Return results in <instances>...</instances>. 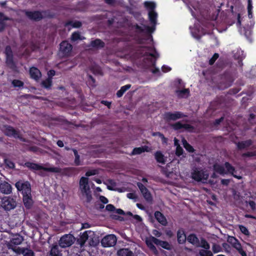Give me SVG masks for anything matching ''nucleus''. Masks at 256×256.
<instances>
[{
    "label": "nucleus",
    "mask_w": 256,
    "mask_h": 256,
    "mask_svg": "<svg viewBox=\"0 0 256 256\" xmlns=\"http://www.w3.org/2000/svg\"><path fill=\"white\" fill-rule=\"evenodd\" d=\"M86 240L88 241L89 244L91 246H96L99 242L98 235L92 230H86L82 233L80 236L78 242L80 246H82Z\"/></svg>",
    "instance_id": "f257e3e1"
},
{
    "label": "nucleus",
    "mask_w": 256,
    "mask_h": 256,
    "mask_svg": "<svg viewBox=\"0 0 256 256\" xmlns=\"http://www.w3.org/2000/svg\"><path fill=\"white\" fill-rule=\"evenodd\" d=\"M88 179L86 177H82L80 180V189L83 198L86 202H90L92 196L88 185Z\"/></svg>",
    "instance_id": "f03ea898"
},
{
    "label": "nucleus",
    "mask_w": 256,
    "mask_h": 256,
    "mask_svg": "<svg viewBox=\"0 0 256 256\" xmlns=\"http://www.w3.org/2000/svg\"><path fill=\"white\" fill-rule=\"evenodd\" d=\"M224 166L226 169V170L222 166L218 164H216L214 166V170L215 172H216L220 174H224L229 173L232 174L234 177L240 180L242 178L240 176H238L236 174V172L235 171L234 168L229 163L226 162Z\"/></svg>",
    "instance_id": "7ed1b4c3"
},
{
    "label": "nucleus",
    "mask_w": 256,
    "mask_h": 256,
    "mask_svg": "<svg viewBox=\"0 0 256 256\" xmlns=\"http://www.w3.org/2000/svg\"><path fill=\"white\" fill-rule=\"evenodd\" d=\"M209 174L206 170L194 167L192 170V178L196 182H206L208 178Z\"/></svg>",
    "instance_id": "20e7f679"
},
{
    "label": "nucleus",
    "mask_w": 256,
    "mask_h": 256,
    "mask_svg": "<svg viewBox=\"0 0 256 256\" xmlns=\"http://www.w3.org/2000/svg\"><path fill=\"white\" fill-rule=\"evenodd\" d=\"M26 166L30 168L40 170H42L44 171L50 172H60V168H59L54 167L50 165L49 164H46L44 165H38L35 164L27 163Z\"/></svg>",
    "instance_id": "39448f33"
},
{
    "label": "nucleus",
    "mask_w": 256,
    "mask_h": 256,
    "mask_svg": "<svg viewBox=\"0 0 256 256\" xmlns=\"http://www.w3.org/2000/svg\"><path fill=\"white\" fill-rule=\"evenodd\" d=\"M117 242V238L114 234H110L104 236L101 240L102 246L104 248L114 246Z\"/></svg>",
    "instance_id": "423d86ee"
},
{
    "label": "nucleus",
    "mask_w": 256,
    "mask_h": 256,
    "mask_svg": "<svg viewBox=\"0 0 256 256\" xmlns=\"http://www.w3.org/2000/svg\"><path fill=\"white\" fill-rule=\"evenodd\" d=\"M72 46L67 42H62L60 44L58 56L61 58L68 56L70 55Z\"/></svg>",
    "instance_id": "0eeeda50"
},
{
    "label": "nucleus",
    "mask_w": 256,
    "mask_h": 256,
    "mask_svg": "<svg viewBox=\"0 0 256 256\" xmlns=\"http://www.w3.org/2000/svg\"><path fill=\"white\" fill-rule=\"evenodd\" d=\"M144 6L148 10V16L150 21L152 24H156L157 18V14L154 10L156 8V4L154 2H146Z\"/></svg>",
    "instance_id": "6e6552de"
},
{
    "label": "nucleus",
    "mask_w": 256,
    "mask_h": 256,
    "mask_svg": "<svg viewBox=\"0 0 256 256\" xmlns=\"http://www.w3.org/2000/svg\"><path fill=\"white\" fill-rule=\"evenodd\" d=\"M75 242V238L70 234H64L59 240V245L62 248L71 246Z\"/></svg>",
    "instance_id": "1a4fd4ad"
},
{
    "label": "nucleus",
    "mask_w": 256,
    "mask_h": 256,
    "mask_svg": "<svg viewBox=\"0 0 256 256\" xmlns=\"http://www.w3.org/2000/svg\"><path fill=\"white\" fill-rule=\"evenodd\" d=\"M15 186L18 191L22 192L23 196L31 194L30 184L28 182L20 180Z\"/></svg>",
    "instance_id": "9d476101"
},
{
    "label": "nucleus",
    "mask_w": 256,
    "mask_h": 256,
    "mask_svg": "<svg viewBox=\"0 0 256 256\" xmlns=\"http://www.w3.org/2000/svg\"><path fill=\"white\" fill-rule=\"evenodd\" d=\"M1 206L5 210H10L16 206V202L14 198L5 196L2 200Z\"/></svg>",
    "instance_id": "9b49d317"
},
{
    "label": "nucleus",
    "mask_w": 256,
    "mask_h": 256,
    "mask_svg": "<svg viewBox=\"0 0 256 256\" xmlns=\"http://www.w3.org/2000/svg\"><path fill=\"white\" fill-rule=\"evenodd\" d=\"M23 240V238L22 236L18 234H16L13 236L12 238L10 243L8 244V247L10 248H12L14 251L16 252V249H14L13 248V246L14 245H18L22 243Z\"/></svg>",
    "instance_id": "f8f14e48"
},
{
    "label": "nucleus",
    "mask_w": 256,
    "mask_h": 256,
    "mask_svg": "<svg viewBox=\"0 0 256 256\" xmlns=\"http://www.w3.org/2000/svg\"><path fill=\"white\" fill-rule=\"evenodd\" d=\"M5 53L6 58V64L11 68H14V64L12 60V54L11 48L9 46H7L6 48Z\"/></svg>",
    "instance_id": "ddd939ff"
},
{
    "label": "nucleus",
    "mask_w": 256,
    "mask_h": 256,
    "mask_svg": "<svg viewBox=\"0 0 256 256\" xmlns=\"http://www.w3.org/2000/svg\"><path fill=\"white\" fill-rule=\"evenodd\" d=\"M228 240L232 246L238 251L242 256H246V253L242 250L241 244L238 242L236 239L234 237H231L229 238Z\"/></svg>",
    "instance_id": "4468645a"
},
{
    "label": "nucleus",
    "mask_w": 256,
    "mask_h": 256,
    "mask_svg": "<svg viewBox=\"0 0 256 256\" xmlns=\"http://www.w3.org/2000/svg\"><path fill=\"white\" fill-rule=\"evenodd\" d=\"M184 116V114L180 112H176L174 113L166 112L164 114V118L167 120H176Z\"/></svg>",
    "instance_id": "2eb2a0df"
},
{
    "label": "nucleus",
    "mask_w": 256,
    "mask_h": 256,
    "mask_svg": "<svg viewBox=\"0 0 256 256\" xmlns=\"http://www.w3.org/2000/svg\"><path fill=\"white\" fill-rule=\"evenodd\" d=\"M138 186L144 198L148 202H151L152 200V196L148 190L141 183H138Z\"/></svg>",
    "instance_id": "dca6fc26"
},
{
    "label": "nucleus",
    "mask_w": 256,
    "mask_h": 256,
    "mask_svg": "<svg viewBox=\"0 0 256 256\" xmlns=\"http://www.w3.org/2000/svg\"><path fill=\"white\" fill-rule=\"evenodd\" d=\"M172 127L176 130H182L191 132L193 130L192 126L187 124H182L180 122H176L172 126Z\"/></svg>",
    "instance_id": "f3484780"
},
{
    "label": "nucleus",
    "mask_w": 256,
    "mask_h": 256,
    "mask_svg": "<svg viewBox=\"0 0 256 256\" xmlns=\"http://www.w3.org/2000/svg\"><path fill=\"white\" fill-rule=\"evenodd\" d=\"M26 14L30 18L34 20H40L44 17V12H26Z\"/></svg>",
    "instance_id": "a211bd4d"
},
{
    "label": "nucleus",
    "mask_w": 256,
    "mask_h": 256,
    "mask_svg": "<svg viewBox=\"0 0 256 256\" xmlns=\"http://www.w3.org/2000/svg\"><path fill=\"white\" fill-rule=\"evenodd\" d=\"M156 240L157 238H156L154 236H150L149 238H146V242L148 246L154 252H156V248L154 245V244L156 245Z\"/></svg>",
    "instance_id": "6ab92c4d"
},
{
    "label": "nucleus",
    "mask_w": 256,
    "mask_h": 256,
    "mask_svg": "<svg viewBox=\"0 0 256 256\" xmlns=\"http://www.w3.org/2000/svg\"><path fill=\"white\" fill-rule=\"evenodd\" d=\"M23 202L26 208H30L33 205V200L31 194L23 196Z\"/></svg>",
    "instance_id": "aec40b11"
},
{
    "label": "nucleus",
    "mask_w": 256,
    "mask_h": 256,
    "mask_svg": "<svg viewBox=\"0 0 256 256\" xmlns=\"http://www.w3.org/2000/svg\"><path fill=\"white\" fill-rule=\"evenodd\" d=\"M4 132L8 136H12L15 138H20L19 134L12 127L9 126H5L4 127Z\"/></svg>",
    "instance_id": "412c9836"
},
{
    "label": "nucleus",
    "mask_w": 256,
    "mask_h": 256,
    "mask_svg": "<svg viewBox=\"0 0 256 256\" xmlns=\"http://www.w3.org/2000/svg\"><path fill=\"white\" fill-rule=\"evenodd\" d=\"M151 150V148L148 146H144L142 147L136 148L132 151V153L130 154L131 156L140 154L142 152H148Z\"/></svg>",
    "instance_id": "4be33fe9"
},
{
    "label": "nucleus",
    "mask_w": 256,
    "mask_h": 256,
    "mask_svg": "<svg viewBox=\"0 0 256 256\" xmlns=\"http://www.w3.org/2000/svg\"><path fill=\"white\" fill-rule=\"evenodd\" d=\"M117 256H134V252L128 248H122L116 252Z\"/></svg>",
    "instance_id": "5701e85b"
},
{
    "label": "nucleus",
    "mask_w": 256,
    "mask_h": 256,
    "mask_svg": "<svg viewBox=\"0 0 256 256\" xmlns=\"http://www.w3.org/2000/svg\"><path fill=\"white\" fill-rule=\"evenodd\" d=\"M0 191L5 194H10L12 192L10 185L6 182L0 183Z\"/></svg>",
    "instance_id": "b1692460"
},
{
    "label": "nucleus",
    "mask_w": 256,
    "mask_h": 256,
    "mask_svg": "<svg viewBox=\"0 0 256 256\" xmlns=\"http://www.w3.org/2000/svg\"><path fill=\"white\" fill-rule=\"evenodd\" d=\"M30 74L31 78L36 80H38L41 77L40 71L36 68H30Z\"/></svg>",
    "instance_id": "393cba45"
},
{
    "label": "nucleus",
    "mask_w": 256,
    "mask_h": 256,
    "mask_svg": "<svg viewBox=\"0 0 256 256\" xmlns=\"http://www.w3.org/2000/svg\"><path fill=\"white\" fill-rule=\"evenodd\" d=\"M154 216L156 220L162 225L166 226L167 224V220L164 216L159 212H156L154 214Z\"/></svg>",
    "instance_id": "a878e982"
},
{
    "label": "nucleus",
    "mask_w": 256,
    "mask_h": 256,
    "mask_svg": "<svg viewBox=\"0 0 256 256\" xmlns=\"http://www.w3.org/2000/svg\"><path fill=\"white\" fill-rule=\"evenodd\" d=\"M155 158L156 161L160 164H164L166 162V158L164 154L160 151L156 152L154 154Z\"/></svg>",
    "instance_id": "bb28decb"
},
{
    "label": "nucleus",
    "mask_w": 256,
    "mask_h": 256,
    "mask_svg": "<svg viewBox=\"0 0 256 256\" xmlns=\"http://www.w3.org/2000/svg\"><path fill=\"white\" fill-rule=\"evenodd\" d=\"M50 256H62L61 251L59 250V247L58 245L55 244L52 246L50 252Z\"/></svg>",
    "instance_id": "cd10ccee"
},
{
    "label": "nucleus",
    "mask_w": 256,
    "mask_h": 256,
    "mask_svg": "<svg viewBox=\"0 0 256 256\" xmlns=\"http://www.w3.org/2000/svg\"><path fill=\"white\" fill-rule=\"evenodd\" d=\"M176 93L178 96L180 98H187L189 96L190 92L188 89L184 88L177 90Z\"/></svg>",
    "instance_id": "c85d7f7f"
},
{
    "label": "nucleus",
    "mask_w": 256,
    "mask_h": 256,
    "mask_svg": "<svg viewBox=\"0 0 256 256\" xmlns=\"http://www.w3.org/2000/svg\"><path fill=\"white\" fill-rule=\"evenodd\" d=\"M178 240L179 243L182 244L185 242L186 240V236L184 232L182 230H180L178 232L177 234Z\"/></svg>",
    "instance_id": "c756f323"
},
{
    "label": "nucleus",
    "mask_w": 256,
    "mask_h": 256,
    "mask_svg": "<svg viewBox=\"0 0 256 256\" xmlns=\"http://www.w3.org/2000/svg\"><path fill=\"white\" fill-rule=\"evenodd\" d=\"M146 56H149L151 60L152 63H154L152 60V58H154L158 56V54L155 52L152 48L148 50V52H146Z\"/></svg>",
    "instance_id": "7c9ffc66"
},
{
    "label": "nucleus",
    "mask_w": 256,
    "mask_h": 256,
    "mask_svg": "<svg viewBox=\"0 0 256 256\" xmlns=\"http://www.w3.org/2000/svg\"><path fill=\"white\" fill-rule=\"evenodd\" d=\"M188 241L194 245L199 246L198 240L194 234H190L187 238Z\"/></svg>",
    "instance_id": "2f4dec72"
},
{
    "label": "nucleus",
    "mask_w": 256,
    "mask_h": 256,
    "mask_svg": "<svg viewBox=\"0 0 256 256\" xmlns=\"http://www.w3.org/2000/svg\"><path fill=\"white\" fill-rule=\"evenodd\" d=\"M156 246H159L166 250H170V244L166 242L162 241L158 239H157Z\"/></svg>",
    "instance_id": "473e14b6"
},
{
    "label": "nucleus",
    "mask_w": 256,
    "mask_h": 256,
    "mask_svg": "<svg viewBox=\"0 0 256 256\" xmlns=\"http://www.w3.org/2000/svg\"><path fill=\"white\" fill-rule=\"evenodd\" d=\"M17 253H22L24 254V256H33L34 254L33 252L30 250H22L21 248H17L16 249Z\"/></svg>",
    "instance_id": "72a5a7b5"
},
{
    "label": "nucleus",
    "mask_w": 256,
    "mask_h": 256,
    "mask_svg": "<svg viewBox=\"0 0 256 256\" xmlns=\"http://www.w3.org/2000/svg\"><path fill=\"white\" fill-rule=\"evenodd\" d=\"M252 144V142L250 140H248L246 141L242 142L237 144L238 148L239 149L244 148L248 146H250Z\"/></svg>",
    "instance_id": "f704fd0d"
},
{
    "label": "nucleus",
    "mask_w": 256,
    "mask_h": 256,
    "mask_svg": "<svg viewBox=\"0 0 256 256\" xmlns=\"http://www.w3.org/2000/svg\"><path fill=\"white\" fill-rule=\"evenodd\" d=\"M174 145L176 146V154L177 156H180L182 154L183 152V150L179 145L178 140L176 138H174Z\"/></svg>",
    "instance_id": "c9c22d12"
},
{
    "label": "nucleus",
    "mask_w": 256,
    "mask_h": 256,
    "mask_svg": "<svg viewBox=\"0 0 256 256\" xmlns=\"http://www.w3.org/2000/svg\"><path fill=\"white\" fill-rule=\"evenodd\" d=\"M182 144L184 148L189 152H193L194 151V148L187 142L186 140L184 139L182 140Z\"/></svg>",
    "instance_id": "e433bc0d"
},
{
    "label": "nucleus",
    "mask_w": 256,
    "mask_h": 256,
    "mask_svg": "<svg viewBox=\"0 0 256 256\" xmlns=\"http://www.w3.org/2000/svg\"><path fill=\"white\" fill-rule=\"evenodd\" d=\"M107 188L109 190H118L120 192L122 191L120 190L118 188H116V184L112 180L109 182V184L107 185Z\"/></svg>",
    "instance_id": "4c0bfd02"
},
{
    "label": "nucleus",
    "mask_w": 256,
    "mask_h": 256,
    "mask_svg": "<svg viewBox=\"0 0 256 256\" xmlns=\"http://www.w3.org/2000/svg\"><path fill=\"white\" fill-rule=\"evenodd\" d=\"M252 0H248V16L250 18H251L252 17Z\"/></svg>",
    "instance_id": "58836bf2"
},
{
    "label": "nucleus",
    "mask_w": 256,
    "mask_h": 256,
    "mask_svg": "<svg viewBox=\"0 0 256 256\" xmlns=\"http://www.w3.org/2000/svg\"><path fill=\"white\" fill-rule=\"evenodd\" d=\"M42 86L44 88H50V87L51 85H52V80H51V78H47L45 80H44L42 82Z\"/></svg>",
    "instance_id": "ea45409f"
},
{
    "label": "nucleus",
    "mask_w": 256,
    "mask_h": 256,
    "mask_svg": "<svg viewBox=\"0 0 256 256\" xmlns=\"http://www.w3.org/2000/svg\"><path fill=\"white\" fill-rule=\"evenodd\" d=\"M199 254L200 256H213L212 252L208 250H202Z\"/></svg>",
    "instance_id": "a19ab883"
},
{
    "label": "nucleus",
    "mask_w": 256,
    "mask_h": 256,
    "mask_svg": "<svg viewBox=\"0 0 256 256\" xmlns=\"http://www.w3.org/2000/svg\"><path fill=\"white\" fill-rule=\"evenodd\" d=\"M92 45L93 46L103 47L104 43L100 40H96L92 42Z\"/></svg>",
    "instance_id": "79ce46f5"
},
{
    "label": "nucleus",
    "mask_w": 256,
    "mask_h": 256,
    "mask_svg": "<svg viewBox=\"0 0 256 256\" xmlns=\"http://www.w3.org/2000/svg\"><path fill=\"white\" fill-rule=\"evenodd\" d=\"M6 20L4 16L0 14V32H2L4 28V20Z\"/></svg>",
    "instance_id": "37998d69"
},
{
    "label": "nucleus",
    "mask_w": 256,
    "mask_h": 256,
    "mask_svg": "<svg viewBox=\"0 0 256 256\" xmlns=\"http://www.w3.org/2000/svg\"><path fill=\"white\" fill-rule=\"evenodd\" d=\"M71 38L72 40L76 41L78 40H82L83 38L80 36V34L78 32H76L72 34Z\"/></svg>",
    "instance_id": "c03bdc74"
},
{
    "label": "nucleus",
    "mask_w": 256,
    "mask_h": 256,
    "mask_svg": "<svg viewBox=\"0 0 256 256\" xmlns=\"http://www.w3.org/2000/svg\"><path fill=\"white\" fill-rule=\"evenodd\" d=\"M200 246L205 250H209L210 248L209 244L204 240H201Z\"/></svg>",
    "instance_id": "a18cd8bd"
},
{
    "label": "nucleus",
    "mask_w": 256,
    "mask_h": 256,
    "mask_svg": "<svg viewBox=\"0 0 256 256\" xmlns=\"http://www.w3.org/2000/svg\"><path fill=\"white\" fill-rule=\"evenodd\" d=\"M212 251L214 253H218L222 251L221 246L217 244H214L212 247Z\"/></svg>",
    "instance_id": "49530a36"
},
{
    "label": "nucleus",
    "mask_w": 256,
    "mask_h": 256,
    "mask_svg": "<svg viewBox=\"0 0 256 256\" xmlns=\"http://www.w3.org/2000/svg\"><path fill=\"white\" fill-rule=\"evenodd\" d=\"M12 84L14 87L20 88L23 86L24 83L20 80H15L12 82Z\"/></svg>",
    "instance_id": "de8ad7c7"
},
{
    "label": "nucleus",
    "mask_w": 256,
    "mask_h": 256,
    "mask_svg": "<svg viewBox=\"0 0 256 256\" xmlns=\"http://www.w3.org/2000/svg\"><path fill=\"white\" fill-rule=\"evenodd\" d=\"M74 154L75 156L74 164L76 166H79L80 164V156L78 155V152L76 150H74Z\"/></svg>",
    "instance_id": "09e8293b"
},
{
    "label": "nucleus",
    "mask_w": 256,
    "mask_h": 256,
    "mask_svg": "<svg viewBox=\"0 0 256 256\" xmlns=\"http://www.w3.org/2000/svg\"><path fill=\"white\" fill-rule=\"evenodd\" d=\"M239 228H240V231L243 234H244L246 235L249 234V232H248V230L246 228V227H245L244 226H240Z\"/></svg>",
    "instance_id": "8fccbe9b"
},
{
    "label": "nucleus",
    "mask_w": 256,
    "mask_h": 256,
    "mask_svg": "<svg viewBox=\"0 0 256 256\" xmlns=\"http://www.w3.org/2000/svg\"><path fill=\"white\" fill-rule=\"evenodd\" d=\"M68 24L72 26L73 28H79L81 26V23L78 21L72 22Z\"/></svg>",
    "instance_id": "3c124183"
},
{
    "label": "nucleus",
    "mask_w": 256,
    "mask_h": 256,
    "mask_svg": "<svg viewBox=\"0 0 256 256\" xmlns=\"http://www.w3.org/2000/svg\"><path fill=\"white\" fill-rule=\"evenodd\" d=\"M96 174H98V171L96 170H94L88 171L86 174V176H91L95 175Z\"/></svg>",
    "instance_id": "603ef678"
},
{
    "label": "nucleus",
    "mask_w": 256,
    "mask_h": 256,
    "mask_svg": "<svg viewBox=\"0 0 256 256\" xmlns=\"http://www.w3.org/2000/svg\"><path fill=\"white\" fill-rule=\"evenodd\" d=\"M218 54H215L212 58L210 60L209 62L210 64H212L218 58Z\"/></svg>",
    "instance_id": "864d4df0"
},
{
    "label": "nucleus",
    "mask_w": 256,
    "mask_h": 256,
    "mask_svg": "<svg viewBox=\"0 0 256 256\" xmlns=\"http://www.w3.org/2000/svg\"><path fill=\"white\" fill-rule=\"evenodd\" d=\"M126 196L130 199L136 200L137 198V196L135 193H128Z\"/></svg>",
    "instance_id": "5fc2aeb1"
},
{
    "label": "nucleus",
    "mask_w": 256,
    "mask_h": 256,
    "mask_svg": "<svg viewBox=\"0 0 256 256\" xmlns=\"http://www.w3.org/2000/svg\"><path fill=\"white\" fill-rule=\"evenodd\" d=\"M156 134H158L159 137H160L162 138L163 143H166L167 139L162 134H160V132H157Z\"/></svg>",
    "instance_id": "6e6d98bb"
},
{
    "label": "nucleus",
    "mask_w": 256,
    "mask_h": 256,
    "mask_svg": "<svg viewBox=\"0 0 256 256\" xmlns=\"http://www.w3.org/2000/svg\"><path fill=\"white\" fill-rule=\"evenodd\" d=\"M131 86L130 84H126V85H125L123 86H122L121 88H120V90H121L123 92H126L127 90H128L130 88Z\"/></svg>",
    "instance_id": "4d7b16f0"
},
{
    "label": "nucleus",
    "mask_w": 256,
    "mask_h": 256,
    "mask_svg": "<svg viewBox=\"0 0 256 256\" xmlns=\"http://www.w3.org/2000/svg\"><path fill=\"white\" fill-rule=\"evenodd\" d=\"M152 234L156 237H160L162 235L161 232L156 230H153Z\"/></svg>",
    "instance_id": "13d9d810"
},
{
    "label": "nucleus",
    "mask_w": 256,
    "mask_h": 256,
    "mask_svg": "<svg viewBox=\"0 0 256 256\" xmlns=\"http://www.w3.org/2000/svg\"><path fill=\"white\" fill-rule=\"evenodd\" d=\"M170 70H171V68L168 66H164L162 67V70L164 72H168L170 71Z\"/></svg>",
    "instance_id": "bf43d9fd"
},
{
    "label": "nucleus",
    "mask_w": 256,
    "mask_h": 256,
    "mask_svg": "<svg viewBox=\"0 0 256 256\" xmlns=\"http://www.w3.org/2000/svg\"><path fill=\"white\" fill-rule=\"evenodd\" d=\"M100 202L104 204H106L108 202V199L104 196H100Z\"/></svg>",
    "instance_id": "052dcab7"
},
{
    "label": "nucleus",
    "mask_w": 256,
    "mask_h": 256,
    "mask_svg": "<svg viewBox=\"0 0 256 256\" xmlns=\"http://www.w3.org/2000/svg\"><path fill=\"white\" fill-rule=\"evenodd\" d=\"M248 204L252 210H254L256 209V204L254 202L250 201L248 202Z\"/></svg>",
    "instance_id": "680f3d73"
},
{
    "label": "nucleus",
    "mask_w": 256,
    "mask_h": 256,
    "mask_svg": "<svg viewBox=\"0 0 256 256\" xmlns=\"http://www.w3.org/2000/svg\"><path fill=\"white\" fill-rule=\"evenodd\" d=\"M106 210L108 211H112L114 209V207L112 204H108L106 206Z\"/></svg>",
    "instance_id": "e2e57ef3"
},
{
    "label": "nucleus",
    "mask_w": 256,
    "mask_h": 256,
    "mask_svg": "<svg viewBox=\"0 0 256 256\" xmlns=\"http://www.w3.org/2000/svg\"><path fill=\"white\" fill-rule=\"evenodd\" d=\"M6 164H7V166L10 168H14V164L13 162H10V161H6Z\"/></svg>",
    "instance_id": "0e129e2a"
},
{
    "label": "nucleus",
    "mask_w": 256,
    "mask_h": 256,
    "mask_svg": "<svg viewBox=\"0 0 256 256\" xmlns=\"http://www.w3.org/2000/svg\"><path fill=\"white\" fill-rule=\"evenodd\" d=\"M124 94V92H123L120 89L119 90H118V91L117 92L116 95H117L118 97L120 98V97H121V96H122V94Z\"/></svg>",
    "instance_id": "69168bd1"
},
{
    "label": "nucleus",
    "mask_w": 256,
    "mask_h": 256,
    "mask_svg": "<svg viewBox=\"0 0 256 256\" xmlns=\"http://www.w3.org/2000/svg\"><path fill=\"white\" fill-rule=\"evenodd\" d=\"M244 156H252L256 155L255 152H248L246 154H244Z\"/></svg>",
    "instance_id": "338daca9"
},
{
    "label": "nucleus",
    "mask_w": 256,
    "mask_h": 256,
    "mask_svg": "<svg viewBox=\"0 0 256 256\" xmlns=\"http://www.w3.org/2000/svg\"><path fill=\"white\" fill-rule=\"evenodd\" d=\"M55 74V72L53 70H50L48 72V75L49 76H52Z\"/></svg>",
    "instance_id": "774afa93"
}]
</instances>
